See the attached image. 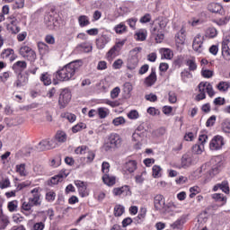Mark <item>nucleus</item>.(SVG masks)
<instances>
[{"label": "nucleus", "mask_w": 230, "mask_h": 230, "mask_svg": "<svg viewBox=\"0 0 230 230\" xmlns=\"http://www.w3.org/2000/svg\"><path fill=\"white\" fill-rule=\"evenodd\" d=\"M84 65L82 60H75L68 63L61 69L56 72V78L59 82H69V80H75V75L76 71L80 69V66Z\"/></svg>", "instance_id": "1"}, {"label": "nucleus", "mask_w": 230, "mask_h": 230, "mask_svg": "<svg viewBox=\"0 0 230 230\" xmlns=\"http://www.w3.org/2000/svg\"><path fill=\"white\" fill-rule=\"evenodd\" d=\"M168 24V20L164 17H158L153 22L151 27V35L155 39V40L160 44L164 40V28Z\"/></svg>", "instance_id": "2"}, {"label": "nucleus", "mask_w": 230, "mask_h": 230, "mask_svg": "<svg viewBox=\"0 0 230 230\" xmlns=\"http://www.w3.org/2000/svg\"><path fill=\"white\" fill-rule=\"evenodd\" d=\"M56 146L57 143L55 139H43L36 146V150L38 152H44L46 150H51V148H55Z\"/></svg>", "instance_id": "3"}, {"label": "nucleus", "mask_w": 230, "mask_h": 230, "mask_svg": "<svg viewBox=\"0 0 230 230\" xmlns=\"http://www.w3.org/2000/svg\"><path fill=\"white\" fill-rule=\"evenodd\" d=\"M71 102V92L69 89H63L59 94L58 105L60 109H65L67 104Z\"/></svg>", "instance_id": "4"}, {"label": "nucleus", "mask_w": 230, "mask_h": 230, "mask_svg": "<svg viewBox=\"0 0 230 230\" xmlns=\"http://www.w3.org/2000/svg\"><path fill=\"white\" fill-rule=\"evenodd\" d=\"M125 46V40L118 41L107 53L108 60H112V58H116L119 52L121 51V48Z\"/></svg>", "instance_id": "5"}, {"label": "nucleus", "mask_w": 230, "mask_h": 230, "mask_svg": "<svg viewBox=\"0 0 230 230\" xmlns=\"http://www.w3.org/2000/svg\"><path fill=\"white\" fill-rule=\"evenodd\" d=\"M206 38H204V36L200 35V34H197L196 37L193 40L192 42V49H194V51L196 53H202V51H204V40Z\"/></svg>", "instance_id": "6"}, {"label": "nucleus", "mask_w": 230, "mask_h": 230, "mask_svg": "<svg viewBox=\"0 0 230 230\" xmlns=\"http://www.w3.org/2000/svg\"><path fill=\"white\" fill-rule=\"evenodd\" d=\"M20 55H22V57L27 58V60H30L31 62H33V60L37 58V54L35 53V51L28 46H23L20 49Z\"/></svg>", "instance_id": "7"}, {"label": "nucleus", "mask_w": 230, "mask_h": 230, "mask_svg": "<svg viewBox=\"0 0 230 230\" xmlns=\"http://www.w3.org/2000/svg\"><path fill=\"white\" fill-rule=\"evenodd\" d=\"M197 162V156L193 155H183L181 157V166L178 168H190L191 164H195Z\"/></svg>", "instance_id": "8"}, {"label": "nucleus", "mask_w": 230, "mask_h": 230, "mask_svg": "<svg viewBox=\"0 0 230 230\" xmlns=\"http://www.w3.org/2000/svg\"><path fill=\"white\" fill-rule=\"evenodd\" d=\"M68 175L69 172H67V171L62 170L58 175L51 177L50 180L48 181V185L55 186L58 184V182H62V181H64V179H66Z\"/></svg>", "instance_id": "9"}, {"label": "nucleus", "mask_w": 230, "mask_h": 230, "mask_svg": "<svg viewBox=\"0 0 230 230\" xmlns=\"http://www.w3.org/2000/svg\"><path fill=\"white\" fill-rule=\"evenodd\" d=\"M29 80L30 75H28V72H25L23 74L20 73L18 74L16 81L14 82L13 85L17 88L24 87V85L28 84Z\"/></svg>", "instance_id": "10"}, {"label": "nucleus", "mask_w": 230, "mask_h": 230, "mask_svg": "<svg viewBox=\"0 0 230 230\" xmlns=\"http://www.w3.org/2000/svg\"><path fill=\"white\" fill-rule=\"evenodd\" d=\"M225 145L224 137L217 135L212 138L209 144L210 150H220L222 146Z\"/></svg>", "instance_id": "11"}, {"label": "nucleus", "mask_w": 230, "mask_h": 230, "mask_svg": "<svg viewBox=\"0 0 230 230\" xmlns=\"http://www.w3.org/2000/svg\"><path fill=\"white\" fill-rule=\"evenodd\" d=\"M44 22L48 30H57V28H58V20L51 14H47L45 16Z\"/></svg>", "instance_id": "12"}, {"label": "nucleus", "mask_w": 230, "mask_h": 230, "mask_svg": "<svg viewBox=\"0 0 230 230\" xmlns=\"http://www.w3.org/2000/svg\"><path fill=\"white\" fill-rule=\"evenodd\" d=\"M199 141L200 145L196 144L192 146V152L197 155L202 154L204 144L208 141V135H199Z\"/></svg>", "instance_id": "13"}, {"label": "nucleus", "mask_w": 230, "mask_h": 230, "mask_svg": "<svg viewBox=\"0 0 230 230\" xmlns=\"http://www.w3.org/2000/svg\"><path fill=\"white\" fill-rule=\"evenodd\" d=\"M40 188H34L31 190V197L29 198V200L31 201V204L34 206H40V204H42V201H40Z\"/></svg>", "instance_id": "14"}, {"label": "nucleus", "mask_w": 230, "mask_h": 230, "mask_svg": "<svg viewBox=\"0 0 230 230\" xmlns=\"http://www.w3.org/2000/svg\"><path fill=\"white\" fill-rule=\"evenodd\" d=\"M222 56L230 61V36L222 41Z\"/></svg>", "instance_id": "15"}, {"label": "nucleus", "mask_w": 230, "mask_h": 230, "mask_svg": "<svg viewBox=\"0 0 230 230\" xmlns=\"http://www.w3.org/2000/svg\"><path fill=\"white\" fill-rule=\"evenodd\" d=\"M199 93L197 95L198 102H200V100H206V92L208 89V82L204 83L201 82L198 85Z\"/></svg>", "instance_id": "16"}, {"label": "nucleus", "mask_w": 230, "mask_h": 230, "mask_svg": "<svg viewBox=\"0 0 230 230\" xmlns=\"http://www.w3.org/2000/svg\"><path fill=\"white\" fill-rule=\"evenodd\" d=\"M155 82H157V75L155 74V68L152 67L150 75L145 80V84L147 87H152Z\"/></svg>", "instance_id": "17"}, {"label": "nucleus", "mask_w": 230, "mask_h": 230, "mask_svg": "<svg viewBox=\"0 0 230 230\" xmlns=\"http://www.w3.org/2000/svg\"><path fill=\"white\" fill-rule=\"evenodd\" d=\"M75 185L76 186L81 197H87V185L85 182L76 180L75 181Z\"/></svg>", "instance_id": "18"}, {"label": "nucleus", "mask_w": 230, "mask_h": 230, "mask_svg": "<svg viewBox=\"0 0 230 230\" xmlns=\"http://www.w3.org/2000/svg\"><path fill=\"white\" fill-rule=\"evenodd\" d=\"M113 195L116 197L119 195H122V197H127V195H130V188L127 185L120 188H115L113 189Z\"/></svg>", "instance_id": "19"}, {"label": "nucleus", "mask_w": 230, "mask_h": 230, "mask_svg": "<svg viewBox=\"0 0 230 230\" xmlns=\"http://www.w3.org/2000/svg\"><path fill=\"white\" fill-rule=\"evenodd\" d=\"M154 204H155V208L157 211H161V209L164 208V204H165L164 197H163V195H161V194L156 195L155 197Z\"/></svg>", "instance_id": "20"}, {"label": "nucleus", "mask_w": 230, "mask_h": 230, "mask_svg": "<svg viewBox=\"0 0 230 230\" xmlns=\"http://www.w3.org/2000/svg\"><path fill=\"white\" fill-rule=\"evenodd\" d=\"M108 141L114 146L115 148H118V146H121V137L116 133H112L110 135Z\"/></svg>", "instance_id": "21"}, {"label": "nucleus", "mask_w": 230, "mask_h": 230, "mask_svg": "<svg viewBox=\"0 0 230 230\" xmlns=\"http://www.w3.org/2000/svg\"><path fill=\"white\" fill-rule=\"evenodd\" d=\"M187 218L188 215H182L180 218H178L174 223L171 225L172 229H182V226L186 224Z\"/></svg>", "instance_id": "22"}, {"label": "nucleus", "mask_w": 230, "mask_h": 230, "mask_svg": "<svg viewBox=\"0 0 230 230\" xmlns=\"http://www.w3.org/2000/svg\"><path fill=\"white\" fill-rule=\"evenodd\" d=\"M124 170H126V172H128V173H134V172L137 170V162H136L135 160H129L125 164Z\"/></svg>", "instance_id": "23"}, {"label": "nucleus", "mask_w": 230, "mask_h": 230, "mask_svg": "<svg viewBox=\"0 0 230 230\" xmlns=\"http://www.w3.org/2000/svg\"><path fill=\"white\" fill-rule=\"evenodd\" d=\"M26 67H28V64L26 63V61H17L13 65V69L14 70V73L18 74L22 73V71H24Z\"/></svg>", "instance_id": "24"}, {"label": "nucleus", "mask_w": 230, "mask_h": 230, "mask_svg": "<svg viewBox=\"0 0 230 230\" xmlns=\"http://www.w3.org/2000/svg\"><path fill=\"white\" fill-rule=\"evenodd\" d=\"M10 224V220L8 219V216L3 214V208L0 206V229H6Z\"/></svg>", "instance_id": "25"}, {"label": "nucleus", "mask_w": 230, "mask_h": 230, "mask_svg": "<svg viewBox=\"0 0 230 230\" xmlns=\"http://www.w3.org/2000/svg\"><path fill=\"white\" fill-rule=\"evenodd\" d=\"M208 10L212 13H221L223 7L220 4L211 3L208 5Z\"/></svg>", "instance_id": "26"}, {"label": "nucleus", "mask_w": 230, "mask_h": 230, "mask_svg": "<svg viewBox=\"0 0 230 230\" xmlns=\"http://www.w3.org/2000/svg\"><path fill=\"white\" fill-rule=\"evenodd\" d=\"M138 64H139V58H137V55H134L128 59V68L132 71L136 69V67H137Z\"/></svg>", "instance_id": "27"}, {"label": "nucleus", "mask_w": 230, "mask_h": 230, "mask_svg": "<svg viewBox=\"0 0 230 230\" xmlns=\"http://www.w3.org/2000/svg\"><path fill=\"white\" fill-rule=\"evenodd\" d=\"M147 35H148V33L146 32V30L141 29L136 32L135 39L138 42H144V40H146Z\"/></svg>", "instance_id": "28"}, {"label": "nucleus", "mask_w": 230, "mask_h": 230, "mask_svg": "<svg viewBox=\"0 0 230 230\" xmlns=\"http://www.w3.org/2000/svg\"><path fill=\"white\" fill-rule=\"evenodd\" d=\"M76 48L79 51H82L83 53H91V51H93V45L87 42L81 43L77 45Z\"/></svg>", "instance_id": "29"}, {"label": "nucleus", "mask_w": 230, "mask_h": 230, "mask_svg": "<svg viewBox=\"0 0 230 230\" xmlns=\"http://www.w3.org/2000/svg\"><path fill=\"white\" fill-rule=\"evenodd\" d=\"M218 35V31L215 29V27H209L206 30L204 39H215Z\"/></svg>", "instance_id": "30"}, {"label": "nucleus", "mask_w": 230, "mask_h": 230, "mask_svg": "<svg viewBox=\"0 0 230 230\" xmlns=\"http://www.w3.org/2000/svg\"><path fill=\"white\" fill-rule=\"evenodd\" d=\"M102 181L107 186H114L116 184V177L109 174H104L102 176Z\"/></svg>", "instance_id": "31"}, {"label": "nucleus", "mask_w": 230, "mask_h": 230, "mask_svg": "<svg viewBox=\"0 0 230 230\" xmlns=\"http://www.w3.org/2000/svg\"><path fill=\"white\" fill-rule=\"evenodd\" d=\"M185 64L189 66V71H197V59L195 58L186 59Z\"/></svg>", "instance_id": "32"}, {"label": "nucleus", "mask_w": 230, "mask_h": 230, "mask_svg": "<svg viewBox=\"0 0 230 230\" xmlns=\"http://www.w3.org/2000/svg\"><path fill=\"white\" fill-rule=\"evenodd\" d=\"M162 58H166L167 60H172L173 58V52L170 49H160Z\"/></svg>", "instance_id": "33"}, {"label": "nucleus", "mask_w": 230, "mask_h": 230, "mask_svg": "<svg viewBox=\"0 0 230 230\" xmlns=\"http://www.w3.org/2000/svg\"><path fill=\"white\" fill-rule=\"evenodd\" d=\"M55 139L58 143H66V141H67V135L64 131H58Z\"/></svg>", "instance_id": "34"}, {"label": "nucleus", "mask_w": 230, "mask_h": 230, "mask_svg": "<svg viewBox=\"0 0 230 230\" xmlns=\"http://www.w3.org/2000/svg\"><path fill=\"white\" fill-rule=\"evenodd\" d=\"M78 22L81 28H85V26H89V24H91V22H89V17L86 15L79 16Z\"/></svg>", "instance_id": "35"}, {"label": "nucleus", "mask_w": 230, "mask_h": 230, "mask_svg": "<svg viewBox=\"0 0 230 230\" xmlns=\"http://www.w3.org/2000/svg\"><path fill=\"white\" fill-rule=\"evenodd\" d=\"M40 79L45 85H51V75L48 72L41 74Z\"/></svg>", "instance_id": "36"}, {"label": "nucleus", "mask_w": 230, "mask_h": 230, "mask_svg": "<svg viewBox=\"0 0 230 230\" xmlns=\"http://www.w3.org/2000/svg\"><path fill=\"white\" fill-rule=\"evenodd\" d=\"M114 31L119 35H122V33L127 32V25L124 22H120L114 27Z\"/></svg>", "instance_id": "37"}, {"label": "nucleus", "mask_w": 230, "mask_h": 230, "mask_svg": "<svg viewBox=\"0 0 230 230\" xmlns=\"http://www.w3.org/2000/svg\"><path fill=\"white\" fill-rule=\"evenodd\" d=\"M39 51L41 55H46L49 53V46H48L44 42H39L38 43Z\"/></svg>", "instance_id": "38"}, {"label": "nucleus", "mask_w": 230, "mask_h": 230, "mask_svg": "<svg viewBox=\"0 0 230 230\" xmlns=\"http://www.w3.org/2000/svg\"><path fill=\"white\" fill-rule=\"evenodd\" d=\"M222 130L225 134H230V119H225L221 124Z\"/></svg>", "instance_id": "39"}, {"label": "nucleus", "mask_w": 230, "mask_h": 230, "mask_svg": "<svg viewBox=\"0 0 230 230\" xmlns=\"http://www.w3.org/2000/svg\"><path fill=\"white\" fill-rule=\"evenodd\" d=\"M97 114L101 119H103L109 116V109L107 108H98Z\"/></svg>", "instance_id": "40"}, {"label": "nucleus", "mask_w": 230, "mask_h": 230, "mask_svg": "<svg viewBox=\"0 0 230 230\" xmlns=\"http://www.w3.org/2000/svg\"><path fill=\"white\" fill-rule=\"evenodd\" d=\"M181 78L182 82L186 83V82H188L189 78H193V75L190 74V70L184 69L181 73Z\"/></svg>", "instance_id": "41"}, {"label": "nucleus", "mask_w": 230, "mask_h": 230, "mask_svg": "<svg viewBox=\"0 0 230 230\" xmlns=\"http://www.w3.org/2000/svg\"><path fill=\"white\" fill-rule=\"evenodd\" d=\"M16 172L21 175V177H26V164H22L16 165Z\"/></svg>", "instance_id": "42"}, {"label": "nucleus", "mask_w": 230, "mask_h": 230, "mask_svg": "<svg viewBox=\"0 0 230 230\" xmlns=\"http://www.w3.org/2000/svg\"><path fill=\"white\" fill-rule=\"evenodd\" d=\"M153 171V177L155 179H159L161 177V172H163V169L159 165H154L152 168Z\"/></svg>", "instance_id": "43"}, {"label": "nucleus", "mask_w": 230, "mask_h": 230, "mask_svg": "<svg viewBox=\"0 0 230 230\" xmlns=\"http://www.w3.org/2000/svg\"><path fill=\"white\" fill-rule=\"evenodd\" d=\"M87 150H89L87 146H80L75 148V154H76L77 155H84L87 154Z\"/></svg>", "instance_id": "44"}, {"label": "nucleus", "mask_w": 230, "mask_h": 230, "mask_svg": "<svg viewBox=\"0 0 230 230\" xmlns=\"http://www.w3.org/2000/svg\"><path fill=\"white\" fill-rule=\"evenodd\" d=\"M125 213V207L121 205H117L114 208V215L115 217H121Z\"/></svg>", "instance_id": "45"}, {"label": "nucleus", "mask_w": 230, "mask_h": 230, "mask_svg": "<svg viewBox=\"0 0 230 230\" xmlns=\"http://www.w3.org/2000/svg\"><path fill=\"white\" fill-rule=\"evenodd\" d=\"M219 184V190H222L224 193L229 194V182L227 181H223Z\"/></svg>", "instance_id": "46"}, {"label": "nucleus", "mask_w": 230, "mask_h": 230, "mask_svg": "<svg viewBox=\"0 0 230 230\" xmlns=\"http://www.w3.org/2000/svg\"><path fill=\"white\" fill-rule=\"evenodd\" d=\"M84 128H87V125L81 122L72 128V132L76 134V132H80V130H84Z\"/></svg>", "instance_id": "47"}, {"label": "nucleus", "mask_w": 230, "mask_h": 230, "mask_svg": "<svg viewBox=\"0 0 230 230\" xmlns=\"http://www.w3.org/2000/svg\"><path fill=\"white\" fill-rule=\"evenodd\" d=\"M19 202L17 200L10 201L7 205V208L11 213H13V211H17V206Z\"/></svg>", "instance_id": "48"}, {"label": "nucleus", "mask_w": 230, "mask_h": 230, "mask_svg": "<svg viewBox=\"0 0 230 230\" xmlns=\"http://www.w3.org/2000/svg\"><path fill=\"white\" fill-rule=\"evenodd\" d=\"M11 182L10 179L5 178L0 181V190H6V188H10Z\"/></svg>", "instance_id": "49"}, {"label": "nucleus", "mask_w": 230, "mask_h": 230, "mask_svg": "<svg viewBox=\"0 0 230 230\" xmlns=\"http://www.w3.org/2000/svg\"><path fill=\"white\" fill-rule=\"evenodd\" d=\"M86 163H93L94 161V158L96 157V154L93 151H89V149L86 151Z\"/></svg>", "instance_id": "50"}, {"label": "nucleus", "mask_w": 230, "mask_h": 230, "mask_svg": "<svg viewBox=\"0 0 230 230\" xmlns=\"http://www.w3.org/2000/svg\"><path fill=\"white\" fill-rule=\"evenodd\" d=\"M33 206L35 205L32 204L31 200H29L28 202L25 201L22 204V209H23V211H31Z\"/></svg>", "instance_id": "51"}, {"label": "nucleus", "mask_w": 230, "mask_h": 230, "mask_svg": "<svg viewBox=\"0 0 230 230\" xmlns=\"http://www.w3.org/2000/svg\"><path fill=\"white\" fill-rule=\"evenodd\" d=\"M143 137H145V134L138 133L137 131H135L132 135V140L137 141V143H139V141H141V139H143Z\"/></svg>", "instance_id": "52"}, {"label": "nucleus", "mask_w": 230, "mask_h": 230, "mask_svg": "<svg viewBox=\"0 0 230 230\" xmlns=\"http://www.w3.org/2000/svg\"><path fill=\"white\" fill-rule=\"evenodd\" d=\"M213 199H215V200H217L219 202H224V204L227 202V198L224 197V194L216 193L213 195Z\"/></svg>", "instance_id": "53"}, {"label": "nucleus", "mask_w": 230, "mask_h": 230, "mask_svg": "<svg viewBox=\"0 0 230 230\" xmlns=\"http://www.w3.org/2000/svg\"><path fill=\"white\" fill-rule=\"evenodd\" d=\"M110 171H111V164L107 162H103L102 164V173H104V175H108Z\"/></svg>", "instance_id": "54"}, {"label": "nucleus", "mask_w": 230, "mask_h": 230, "mask_svg": "<svg viewBox=\"0 0 230 230\" xmlns=\"http://www.w3.org/2000/svg\"><path fill=\"white\" fill-rule=\"evenodd\" d=\"M112 123L115 127H119V125H125V118L123 117L115 118L112 120Z\"/></svg>", "instance_id": "55"}, {"label": "nucleus", "mask_w": 230, "mask_h": 230, "mask_svg": "<svg viewBox=\"0 0 230 230\" xmlns=\"http://www.w3.org/2000/svg\"><path fill=\"white\" fill-rule=\"evenodd\" d=\"M56 197H57V194L53 190H50L46 193V200H48V202H53Z\"/></svg>", "instance_id": "56"}, {"label": "nucleus", "mask_w": 230, "mask_h": 230, "mask_svg": "<svg viewBox=\"0 0 230 230\" xmlns=\"http://www.w3.org/2000/svg\"><path fill=\"white\" fill-rule=\"evenodd\" d=\"M201 75L203 76V78H211L213 76V70L202 69Z\"/></svg>", "instance_id": "57"}, {"label": "nucleus", "mask_w": 230, "mask_h": 230, "mask_svg": "<svg viewBox=\"0 0 230 230\" xmlns=\"http://www.w3.org/2000/svg\"><path fill=\"white\" fill-rule=\"evenodd\" d=\"M119 93H121V89H119V87H115L112 89V91L111 92V96L112 98V100L118 98V96H119Z\"/></svg>", "instance_id": "58"}, {"label": "nucleus", "mask_w": 230, "mask_h": 230, "mask_svg": "<svg viewBox=\"0 0 230 230\" xmlns=\"http://www.w3.org/2000/svg\"><path fill=\"white\" fill-rule=\"evenodd\" d=\"M132 84L130 83H125L123 85V91L125 94H130L132 93Z\"/></svg>", "instance_id": "59"}, {"label": "nucleus", "mask_w": 230, "mask_h": 230, "mask_svg": "<svg viewBox=\"0 0 230 230\" xmlns=\"http://www.w3.org/2000/svg\"><path fill=\"white\" fill-rule=\"evenodd\" d=\"M26 0H15V4L13 5L14 9L21 10V8H24V3Z\"/></svg>", "instance_id": "60"}, {"label": "nucleus", "mask_w": 230, "mask_h": 230, "mask_svg": "<svg viewBox=\"0 0 230 230\" xmlns=\"http://www.w3.org/2000/svg\"><path fill=\"white\" fill-rule=\"evenodd\" d=\"M128 118L129 119H137V118H139V113L137 112V111L133 110L128 113Z\"/></svg>", "instance_id": "61"}, {"label": "nucleus", "mask_w": 230, "mask_h": 230, "mask_svg": "<svg viewBox=\"0 0 230 230\" xmlns=\"http://www.w3.org/2000/svg\"><path fill=\"white\" fill-rule=\"evenodd\" d=\"M127 22H128V26L132 28V30H136V24L137 22V18H129L128 20H127Z\"/></svg>", "instance_id": "62"}, {"label": "nucleus", "mask_w": 230, "mask_h": 230, "mask_svg": "<svg viewBox=\"0 0 230 230\" xmlns=\"http://www.w3.org/2000/svg\"><path fill=\"white\" fill-rule=\"evenodd\" d=\"M217 89L218 91H227V89H229V84H227V83L226 82H220L218 84H217Z\"/></svg>", "instance_id": "63"}, {"label": "nucleus", "mask_w": 230, "mask_h": 230, "mask_svg": "<svg viewBox=\"0 0 230 230\" xmlns=\"http://www.w3.org/2000/svg\"><path fill=\"white\" fill-rule=\"evenodd\" d=\"M217 121V116L212 115L206 122V127H213L215 125V122Z\"/></svg>", "instance_id": "64"}]
</instances>
